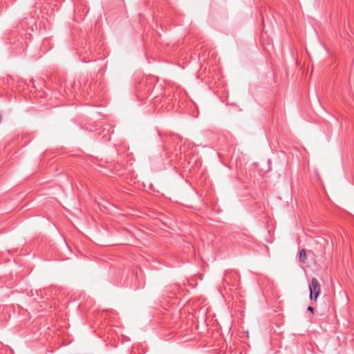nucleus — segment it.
<instances>
[{"mask_svg":"<svg viewBox=\"0 0 354 354\" xmlns=\"http://www.w3.org/2000/svg\"><path fill=\"white\" fill-rule=\"evenodd\" d=\"M309 290L310 299L311 301H316L321 293V285L318 280L315 277L312 278L311 283L309 284Z\"/></svg>","mask_w":354,"mask_h":354,"instance_id":"f257e3e1","label":"nucleus"},{"mask_svg":"<svg viewBox=\"0 0 354 354\" xmlns=\"http://www.w3.org/2000/svg\"><path fill=\"white\" fill-rule=\"evenodd\" d=\"M306 259V252L304 249L299 251V261L304 263Z\"/></svg>","mask_w":354,"mask_h":354,"instance_id":"f03ea898","label":"nucleus"},{"mask_svg":"<svg viewBox=\"0 0 354 354\" xmlns=\"http://www.w3.org/2000/svg\"><path fill=\"white\" fill-rule=\"evenodd\" d=\"M307 310L311 313H314V308L313 306H308Z\"/></svg>","mask_w":354,"mask_h":354,"instance_id":"7ed1b4c3","label":"nucleus"},{"mask_svg":"<svg viewBox=\"0 0 354 354\" xmlns=\"http://www.w3.org/2000/svg\"><path fill=\"white\" fill-rule=\"evenodd\" d=\"M224 281L228 283V275L227 274L225 276Z\"/></svg>","mask_w":354,"mask_h":354,"instance_id":"20e7f679","label":"nucleus"},{"mask_svg":"<svg viewBox=\"0 0 354 354\" xmlns=\"http://www.w3.org/2000/svg\"><path fill=\"white\" fill-rule=\"evenodd\" d=\"M1 122V115H0V122Z\"/></svg>","mask_w":354,"mask_h":354,"instance_id":"39448f33","label":"nucleus"}]
</instances>
